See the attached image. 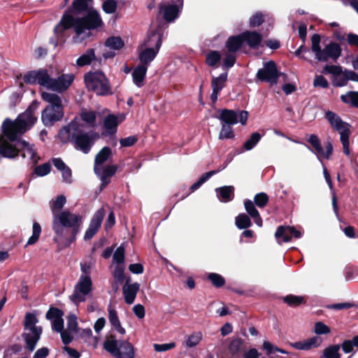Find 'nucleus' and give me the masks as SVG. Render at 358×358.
<instances>
[{"label":"nucleus","instance_id":"f257e3e1","mask_svg":"<svg viewBox=\"0 0 358 358\" xmlns=\"http://www.w3.org/2000/svg\"><path fill=\"white\" fill-rule=\"evenodd\" d=\"M38 108V103L33 102L14 121L9 118L4 120L1 125L3 136H0V155L2 157H36L37 152L34 144L24 140H20L13 145L5 139L4 136L10 141H14L18 136L29 130L37 120L35 113Z\"/></svg>","mask_w":358,"mask_h":358},{"label":"nucleus","instance_id":"f03ea898","mask_svg":"<svg viewBox=\"0 0 358 358\" xmlns=\"http://www.w3.org/2000/svg\"><path fill=\"white\" fill-rule=\"evenodd\" d=\"M102 24L101 16L96 10H90L85 17L76 19H74L69 12H66L55 27L54 31L57 36L59 37L65 30L73 27L76 34V37L73 38V41L75 43H78L79 37L81 39L89 37L91 35V29L100 27Z\"/></svg>","mask_w":358,"mask_h":358},{"label":"nucleus","instance_id":"7ed1b4c3","mask_svg":"<svg viewBox=\"0 0 358 358\" xmlns=\"http://www.w3.org/2000/svg\"><path fill=\"white\" fill-rule=\"evenodd\" d=\"M82 217L69 210L61 211L52 217V229L56 234L54 240L62 243L66 238V245H69L79 232Z\"/></svg>","mask_w":358,"mask_h":358},{"label":"nucleus","instance_id":"20e7f679","mask_svg":"<svg viewBox=\"0 0 358 358\" xmlns=\"http://www.w3.org/2000/svg\"><path fill=\"white\" fill-rule=\"evenodd\" d=\"M82 125L77 119H74L67 126L64 127L59 132V138L62 142L72 141L75 148L87 154L94 143L99 138L96 132L83 133Z\"/></svg>","mask_w":358,"mask_h":358},{"label":"nucleus","instance_id":"39448f33","mask_svg":"<svg viewBox=\"0 0 358 358\" xmlns=\"http://www.w3.org/2000/svg\"><path fill=\"white\" fill-rule=\"evenodd\" d=\"M41 98L48 103V106L42 111L41 120L44 125L52 126L64 117L62 98L58 94L47 92L41 93Z\"/></svg>","mask_w":358,"mask_h":358},{"label":"nucleus","instance_id":"423d86ee","mask_svg":"<svg viewBox=\"0 0 358 358\" xmlns=\"http://www.w3.org/2000/svg\"><path fill=\"white\" fill-rule=\"evenodd\" d=\"M162 45V35L153 31L138 48V59L141 64L148 65L154 60Z\"/></svg>","mask_w":358,"mask_h":358},{"label":"nucleus","instance_id":"0eeeda50","mask_svg":"<svg viewBox=\"0 0 358 358\" xmlns=\"http://www.w3.org/2000/svg\"><path fill=\"white\" fill-rule=\"evenodd\" d=\"M38 320L36 315L31 313H27L24 320V331L22 337L25 341L27 348L33 352L41 338L43 329L37 326Z\"/></svg>","mask_w":358,"mask_h":358},{"label":"nucleus","instance_id":"6e6552de","mask_svg":"<svg viewBox=\"0 0 358 358\" xmlns=\"http://www.w3.org/2000/svg\"><path fill=\"white\" fill-rule=\"evenodd\" d=\"M103 348L115 358H134L133 345L126 340H117L114 335H109L103 342Z\"/></svg>","mask_w":358,"mask_h":358},{"label":"nucleus","instance_id":"1a4fd4ad","mask_svg":"<svg viewBox=\"0 0 358 358\" xmlns=\"http://www.w3.org/2000/svg\"><path fill=\"white\" fill-rule=\"evenodd\" d=\"M320 36L314 34L311 37V49L315 53V59L320 62H327L329 59L336 61L341 56V48L336 43L331 42L322 49L320 47Z\"/></svg>","mask_w":358,"mask_h":358},{"label":"nucleus","instance_id":"9d476101","mask_svg":"<svg viewBox=\"0 0 358 358\" xmlns=\"http://www.w3.org/2000/svg\"><path fill=\"white\" fill-rule=\"evenodd\" d=\"M325 117L331 127L339 133L343 153L345 155H349L350 154L349 148L350 124L343 122L338 115L331 111L326 112Z\"/></svg>","mask_w":358,"mask_h":358},{"label":"nucleus","instance_id":"9b49d317","mask_svg":"<svg viewBox=\"0 0 358 358\" xmlns=\"http://www.w3.org/2000/svg\"><path fill=\"white\" fill-rule=\"evenodd\" d=\"M84 78L87 88L97 95H106L110 92L108 80L103 73L89 72Z\"/></svg>","mask_w":358,"mask_h":358},{"label":"nucleus","instance_id":"f8f14e48","mask_svg":"<svg viewBox=\"0 0 358 358\" xmlns=\"http://www.w3.org/2000/svg\"><path fill=\"white\" fill-rule=\"evenodd\" d=\"M92 295V281L91 277L80 275L74 286L70 300L76 306L87 301Z\"/></svg>","mask_w":358,"mask_h":358},{"label":"nucleus","instance_id":"ddd939ff","mask_svg":"<svg viewBox=\"0 0 358 358\" xmlns=\"http://www.w3.org/2000/svg\"><path fill=\"white\" fill-rule=\"evenodd\" d=\"M108 158H95L94 173L101 181V189L104 188L109 182L110 178L115 173L117 166L111 164Z\"/></svg>","mask_w":358,"mask_h":358},{"label":"nucleus","instance_id":"4468645a","mask_svg":"<svg viewBox=\"0 0 358 358\" xmlns=\"http://www.w3.org/2000/svg\"><path fill=\"white\" fill-rule=\"evenodd\" d=\"M182 7L183 0L161 2L158 5L159 15L167 22H174L178 17Z\"/></svg>","mask_w":358,"mask_h":358},{"label":"nucleus","instance_id":"2eb2a0df","mask_svg":"<svg viewBox=\"0 0 358 358\" xmlns=\"http://www.w3.org/2000/svg\"><path fill=\"white\" fill-rule=\"evenodd\" d=\"M54 80L50 77L48 71L45 69H39L38 71H31L28 72L24 76V81L29 84L38 83L48 90H52Z\"/></svg>","mask_w":358,"mask_h":358},{"label":"nucleus","instance_id":"dca6fc26","mask_svg":"<svg viewBox=\"0 0 358 358\" xmlns=\"http://www.w3.org/2000/svg\"><path fill=\"white\" fill-rule=\"evenodd\" d=\"M219 119L224 124L233 125L240 123L244 126L246 124L249 116L247 110H233L229 109H222L219 110Z\"/></svg>","mask_w":358,"mask_h":358},{"label":"nucleus","instance_id":"f3484780","mask_svg":"<svg viewBox=\"0 0 358 358\" xmlns=\"http://www.w3.org/2000/svg\"><path fill=\"white\" fill-rule=\"evenodd\" d=\"M280 77V73L277 69L276 64L273 61L264 64L262 69L257 73V78L260 81L267 82L271 85H275Z\"/></svg>","mask_w":358,"mask_h":358},{"label":"nucleus","instance_id":"a211bd4d","mask_svg":"<svg viewBox=\"0 0 358 358\" xmlns=\"http://www.w3.org/2000/svg\"><path fill=\"white\" fill-rule=\"evenodd\" d=\"M288 233H290L292 237L296 238H299L302 236V233L294 227L280 226L275 233V236L279 244H281L282 242L288 243L291 241V236H288Z\"/></svg>","mask_w":358,"mask_h":358},{"label":"nucleus","instance_id":"6ab92c4d","mask_svg":"<svg viewBox=\"0 0 358 358\" xmlns=\"http://www.w3.org/2000/svg\"><path fill=\"white\" fill-rule=\"evenodd\" d=\"M125 116L123 114L115 115L113 114L108 115L103 120V134L112 135L116 133L117 127L120 123L123 122Z\"/></svg>","mask_w":358,"mask_h":358},{"label":"nucleus","instance_id":"aec40b11","mask_svg":"<svg viewBox=\"0 0 358 358\" xmlns=\"http://www.w3.org/2000/svg\"><path fill=\"white\" fill-rule=\"evenodd\" d=\"M103 216L104 210L103 208H100L95 212L90 221V225L85 233V240L87 241L91 239L96 234L101 225Z\"/></svg>","mask_w":358,"mask_h":358},{"label":"nucleus","instance_id":"412c9836","mask_svg":"<svg viewBox=\"0 0 358 358\" xmlns=\"http://www.w3.org/2000/svg\"><path fill=\"white\" fill-rule=\"evenodd\" d=\"M227 80V73H223L219 76H213L211 80L212 93L210 99L213 103H215L217 100L218 95L222 90L225 87Z\"/></svg>","mask_w":358,"mask_h":358},{"label":"nucleus","instance_id":"4be33fe9","mask_svg":"<svg viewBox=\"0 0 358 358\" xmlns=\"http://www.w3.org/2000/svg\"><path fill=\"white\" fill-rule=\"evenodd\" d=\"M75 79L73 73L62 74L54 80L52 91L62 92L66 91L73 83Z\"/></svg>","mask_w":358,"mask_h":358},{"label":"nucleus","instance_id":"5701e85b","mask_svg":"<svg viewBox=\"0 0 358 358\" xmlns=\"http://www.w3.org/2000/svg\"><path fill=\"white\" fill-rule=\"evenodd\" d=\"M322 342L320 336H313L306 340L291 343V345L300 350H308L319 347Z\"/></svg>","mask_w":358,"mask_h":358},{"label":"nucleus","instance_id":"b1692460","mask_svg":"<svg viewBox=\"0 0 358 358\" xmlns=\"http://www.w3.org/2000/svg\"><path fill=\"white\" fill-rule=\"evenodd\" d=\"M230 160L228 159H225L222 163L220 168H218L216 170H213L210 171H208L204 174H203L201 178L199 179V180L196 182H194L191 187H189V189L192 192H194L195 190L198 189L205 182H206L211 176L213 175L219 173L224 169L227 167V166L229 164Z\"/></svg>","mask_w":358,"mask_h":358},{"label":"nucleus","instance_id":"393cba45","mask_svg":"<svg viewBox=\"0 0 358 358\" xmlns=\"http://www.w3.org/2000/svg\"><path fill=\"white\" fill-rule=\"evenodd\" d=\"M245 348L246 346L241 339L232 340L229 345V358H241Z\"/></svg>","mask_w":358,"mask_h":358},{"label":"nucleus","instance_id":"a878e982","mask_svg":"<svg viewBox=\"0 0 358 358\" xmlns=\"http://www.w3.org/2000/svg\"><path fill=\"white\" fill-rule=\"evenodd\" d=\"M140 285L138 282L129 284L127 282L122 288L124 299L127 304H132L136 299Z\"/></svg>","mask_w":358,"mask_h":358},{"label":"nucleus","instance_id":"bb28decb","mask_svg":"<svg viewBox=\"0 0 358 358\" xmlns=\"http://www.w3.org/2000/svg\"><path fill=\"white\" fill-rule=\"evenodd\" d=\"M108 320L112 327L120 334L124 335L126 333L124 328L121 325L120 321L117 316V311L111 305L108 306Z\"/></svg>","mask_w":358,"mask_h":358},{"label":"nucleus","instance_id":"cd10ccee","mask_svg":"<svg viewBox=\"0 0 358 358\" xmlns=\"http://www.w3.org/2000/svg\"><path fill=\"white\" fill-rule=\"evenodd\" d=\"M53 164L57 170L62 172L63 181L66 183H71V171L68 167L64 162L62 160L61 158H54Z\"/></svg>","mask_w":358,"mask_h":358},{"label":"nucleus","instance_id":"c85d7f7f","mask_svg":"<svg viewBox=\"0 0 358 358\" xmlns=\"http://www.w3.org/2000/svg\"><path fill=\"white\" fill-rule=\"evenodd\" d=\"M244 207L248 215L254 219L255 223L258 227L262 226V219L260 217L259 211L257 210L254 203L250 200L246 199L244 201Z\"/></svg>","mask_w":358,"mask_h":358},{"label":"nucleus","instance_id":"c756f323","mask_svg":"<svg viewBox=\"0 0 358 358\" xmlns=\"http://www.w3.org/2000/svg\"><path fill=\"white\" fill-rule=\"evenodd\" d=\"M234 188L233 186H223L215 189L217 196L222 202H229L234 198Z\"/></svg>","mask_w":358,"mask_h":358},{"label":"nucleus","instance_id":"7c9ffc66","mask_svg":"<svg viewBox=\"0 0 358 358\" xmlns=\"http://www.w3.org/2000/svg\"><path fill=\"white\" fill-rule=\"evenodd\" d=\"M244 42L252 48H257L262 40V36L255 31H245L242 34Z\"/></svg>","mask_w":358,"mask_h":358},{"label":"nucleus","instance_id":"2f4dec72","mask_svg":"<svg viewBox=\"0 0 358 358\" xmlns=\"http://www.w3.org/2000/svg\"><path fill=\"white\" fill-rule=\"evenodd\" d=\"M148 70V66L143 64L138 65L133 71L132 77L134 84L140 87L143 85V80Z\"/></svg>","mask_w":358,"mask_h":358},{"label":"nucleus","instance_id":"473e14b6","mask_svg":"<svg viewBox=\"0 0 358 358\" xmlns=\"http://www.w3.org/2000/svg\"><path fill=\"white\" fill-rule=\"evenodd\" d=\"M80 119L88 127L96 126V115L94 111L88 109H83L80 113Z\"/></svg>","mask_w":358,"mask_h":358},{"label":"nucleus","instance_id":"72a5a7b5","mask_svg":"<svg viewBox=\"0 0 358 358\" xmlns=\"http://www.w3.org/2000/svg\"><path fill=\"white\" fill-rule=\"evenodd\" d=\"M244 43L243 38L242 37V34L236 36L229 37L226 43V47L227 50L230 52H236Z\"/></svg>","mask_w":358,"mask_h":358},{"label":"nucleus","instance_id":"f704fd0d","mask_svg":"<svg viewBox=\"0 0 358 358\" xmlns=\"http://www.w3.org/2000/svg\"><path fill=\"white\" fill-rule=\"evenodd\" d=\"M203 338V334L201 331H194L186 337L184 344L187 348H192L199 344Z\"/></svg>","mask_w":358,"mask_h":358},{"label":"nucleus","instance_id":"c9c22d12","mask_svg":"<svg viewBox=\"0 0 358 358\" xmlns=\"http://www.w3.org/2000/svg\"><path fill=\"white\" fill-rule=\"evenodd\" d=\"M94 59H95L94 50L93 49H90L77 59L76 66L82 67L89 65Z\"/></svg>","mask_w":358,"mask_h":358},{"label":"nucleus","instance_id":"e433bc0d","mask_svg":"<svg viewBox=\"0 0 358 358\" xmlns=\"http://www.w3.org/2000/svg\"><path fill=\"white\" fill-rule=\"evenodd\" d=\"M66 202V197L64 195L58 196L55 200H52L50 203V209L52 213V217L59 214V211Z\"/></svg>","mask_w":358,"mask_h":358},{"label":"nucleus","instance_id":"4c0bfd02","mask_svg":"<svg viewBox=\"0 0 358 358\" xmlns=\"http://www.w3.org/2000/svg\"><path fill=\"white\" fill-rule=\"evenodd\" d=\"M124 42L120 36H110L105 41V45L109 49L117 50L124 47Z\"/></svg>","mask_w":358,"mask_h":358},{"label":"nucleus","instance_id":"58836bf2","mask_svg":"<svg viewBox=\"0 0 358 358\" xmlns=\"http://www.w3.org/2000/svg\"><path fill=\"white\" fill-rule=\"evenodd\" d=\"M262 138V135L258 132L252 133L248 139L245 141L243 144V148L245 150H250L259 142Z\"/></svg>","mask_w":358,"mask_h":358},{"label":"nucleus","instance_id":"ea45409f","mask_svg":"<svg viewBox=\"0 0 358 358\" xmlns=\"http://www.w3.org/2000/svg\"><path fill=\"white\" fill-rule=\"evenodd\" d=\"M341 101L352 106L358 107V92H349L341 96Z\"/></svg>","mask_w":358,"mask_h":358},{"label":"nucleus","instance_id":"a19ab883","mask_svg":"<svg viewBox=\"0 0 358 358\" xmlns=\"http://www.w3.org/2000/svg\"><path fill=\"white\" fill-rule=\"evenodd\" d=\"M235 223L240 229H247L252 224L249 216L245 213L239 214L235 219Z\"/></svg>","mask_w":358,"mask_h":358},{"label":"nucleus","instance_id":"79ce46f5","mask_svg":"<svg viewBox=\"0 0 358 358\" xmlns=\"http://www.w3.org/2000/svg\"><path fill=\"white\" fill-rule=\"evenodd\" d=\"M125 248L124 244H121L114 252L113 255V263L117 264H124Z\"/></svg>","mask_w":358,"mask_h":358},{"label":"nucleus","instance_id":"37998d69","mask_svg":"<svg viewBox=\"0 0 358 358\" xmlns=\"http://www.w3.org/2000/svg\"><path fill=\"white\" fill-rule=\"evenodd\" d=\"M340 345H332L326 348L323 351L324 358H341L339 353Z\"/></svg>","mask_w":358,"mask_h":358},{"label":"nucleus","instance_id":"c03bdc74","mask_svg":"<svg viewBox=\"0 0 358 358\" xmlns=\"http://www.w3.org/2000/svg\"><path fill=\"white\" fill-rule=\"evenodd\" d=\"M124 270L125 265L124 264H117L115 266L114 270L113 271V276L115 282L117 283H122L124 280Z\"/></svg>","mask_w":358,"mask_h":358},{"label":"nucleus","instance_id":"a18cd8bd","mask_svg":"<svg viewBox=\"0 0 358 358\" xmlns=\"http://www.w3.org/2000/svg\"><path fill=\"white\" fill-rule=\"evenodd\" d=\"M41 233V225L38 222H34L33 223V227H32V235L28 239V241L27 242V245H33V244L36 243L39 238Z\"/></svg>","mask_w":358,"mask_h":358},{"label":"nucleus","instance_id":"49530a36","mask_svg":"<svg viewBox=\"0 0 358 358\" xmlns=\"http://www.w3.org/2000/svg\"><path fill=\"white\" fill-rule=\"evenodd\" d=\"M234 137V129L231 125L222 124L219 134L220 139H231Z\"/></svg>","mask_w":358,"mask_h":358},{"label":"nucleus","instance_id":"de8ad7c7","mask_svg":"<svg viewBox=\"0 0 358 358\" xmlns=\"http://www.w3.org/2000/svg\"><path fill=\"white\" fill-rule=\"evenodd\" d=\"M308 143L313 147L316 155H323L324 149L322 148L318 137L315 134H311L308 138Z\"/></svg>","mask_w":358,"mask_h":358},{"label":"nucleus","instance_id":"09e8293b","mask_svg":"<svg viewBox=\"0 0 358 358\" xmlns=\"http://www.w3.org/2000/svg\"><path fill=\"white\" fill-rule=\"evenodd\" d=\"M283 301L290 306H297L305 302V299L301 296L287 295L283 298Z\"/></svg>","mask_w":358,"mask_h":358},{"label":"nucleus","instance_id":"8fccbe9b","mask_svg":"<svg viewBox=\"0 0 358 358\" xmlns=\"http://www.w3.org/2000/svg\"><path fill=\"white\" fill-rule=\"evenodd\" d=\"M342 67L336 65H326L324 67L322 73H329L334 76V78H336L338 76H342L343 73Z\"/></svg>","mask_w":358,"mask_h":358},{"label":"nucleus","instance_id":"3c124183","mask_svg":"<svg viewBox=\"0 0 358 358\" xmlns=\"http://www.w3.org/2000/svg\"><path fill=\"white\" fill-rule=\"evenodd\" d=\"M254 202L257 207L264 208L268 202V196L264 192L258 193L254 196Z\"/></svg>","mask_w":358,"mask_h":358},{"label":"nucleus","instance_id":"603ef678","mask_svg":"<svg viewBox=\"0 0 358 358\" xmlns=\"http://www.w3.org/2000/svg\"><path fill=\"white\" fill-rule=\"evenodd\" d=\"M51 170V165L50 163H44L43 164L35 167L34 174L38 177H43L48 175Z\"/></svg>","mask_w":358,"mask_h":358},{"label":"nucleus","instance_id":"864d4df0","mask_svg":"<svg viewBox=\"0 0 358 358\" xmlns=\"http://www.w3.org/2000/svg\"><path fill=\"white\" fill-rule=\"evenodd\" d=\"M208 278L211 281L212 284L216 287H221L225 283L224 278L218 273H210L208 274Z\"/></svg>","mask_w":358,"mask_h":358},{"label":"nucleus","instance_id":"5fc2aeb1","mask_svg":"<svg viewBox=\"0 0 358 358\" xmlns=\"http://www.w3.org/2000/svg\"><path fill=\"white\" fill-rule=\"evenodd\" d=\"M331 331L330 328L322 322H317L315 324L314 332L317 335L328 334Z\"/></svg>","mask_w":358,"mask_h":358},{"label":"nucleus","instance_id":"6e6d98bb","mask_svg":"<svg viewBox=\"0 0 358 358\" xmlns=\"http://www.w3.org/2000/svg\"><path fill=\"white\" fill-rule=\"evenodd\" d=\"M64 315L63 312L57 308H50L48 311L46 313V319L53 321L54 320H57Z\"/></svg>","mask_w":358,"mask_h":358},{"label":"nucleus","instance_id":"4d7b16f0","mask_svg":"<svg viewBox=\"0 0 358 358\" xmlns=\"http://www.w3.org/2000/svg\"><path fill=\"white\" fill-rule=\"evenodd\" d=\"M102 8L106 13H113L117 9V2L114 0H106L103 3Z\"/></svg>","mask_w":358,"mask_h":358},{"label":"nucleus","instance_id":"13d9d810","mask_svg":"<svg viewBox=\"0 0 358 358\" xmlns=\"http://www.w3.org/2000/svg\"><path fill=\"white\" fill-rule=\"evenodd\" d=\"M263 348L266 350V352L268 355L275 353V352H279L283 354H286L287 352L281 350L276 346L273 345L271 343L268 341H264L263 343Z\"/></svg>","mask_w":358,"mask_h":358},{"label":"nucleus","instance_id":"bf43d9fd","mask_svg":"<svg viewBox=\"0 0 358 358\" xmlns=\"http://www.w3.org/2000/svg\"><path fill=\"white\" fill-rule=\"evenodd\" d=\"M88 4L85 0H74L72 3V7L76 13H80L87 10Z\"/></svg>","mask_w":358,"mask_h":358},{"label":"nucleus","instance_id":"052dcab7","mask_svg":"<svg viewBox=\"0 0 358 358\" xmlns=\"http://www.w3.org/2000/svg\"><path fill=\"white\" fill-rule=\"evenodd\" d=\"M234 52H226L223 60V65L225 68H230L234 66L236 62Z\"/></svg>","mask_w":358,"mask_h":358},{"label":"nucleus","instance_id":"680f3d73","mask_svg":"<svg viewBox=\"0 0 358 358\" xmlns=\"http://www.w3.org/2000/svg\"><path fill=\"white\" fill-rule=\"evenodd\" d=\"M220 59V55L217 51L210 52L206 57V62L209 66H214Z\"/></svg>","mask_w":358,"mask_h":358},{"label":"nucleus","instance_id":"e2e57ef3","mask_svg":"<svg viewBox=\"0 0 358 358\" xmlns=\"http://www.w3.org/2000/svg\"><path fill=\"white\" fill-rule=\"evenodd\" d=\"M313 85L315 87H321L322 88H327L329 83L327 80L322 76H316L314 78Z\"/></svg>","mask_w":358,"mask_h":358},{"label":"nucleus","instance_id":"0e129e2a","mask_svg":"<svg viewBox=\"0 0 358 358\" xmlns=\"http://www.w3.org/2000/svg\"><path fill=\"white\" fill-rule=\"evenodd\" d=\"M176 346L175 343L171 342L169 343H163V344H155L154 349L157 352H165L173 348Z\"/></svg>","mask_w":358,"mask_h":358},{"label":"nucleus","instance_id":"69168bd1","mask_svg":"<svg viewBox=\"0 0 358 358\" xmlns=\"http://www.w3.org/2000/svg\"><path fill=\"white\" fill-rule=\"evenodd\" d=\"M263 22V15L262 13H257L252 15L250 20L251 27H257Z\"/></svg>","mask_w":358,"mask_h":358},{"label":"nucleus","instance_id":"338daca9","mask_svg":"<svg viewBox=\"0 0 358 358\" xmlns=\"http://www.w3.org/2000/svg\"><path fill=\"white\" fill-rule=\"evenodd\" d=\"M52 329L57 332H62L64 329V320L62 317L52 321Z\"/></svg>","mask_w":358,"mask_h":358},{"label":"nucleus","instance_id":"774afa93","mask_svg":"<svg viewBox=\"0 0 358 358\" xmlns=\"http://www.w3.org/2000/svg\"><path fill=\"white\" fill-rule=\"evenodd\" d=\"M50 353V350L46 347L38 349L32 358H46Z\"/></svg>","mask_w":358,"mask_h":358}]
</instances>
